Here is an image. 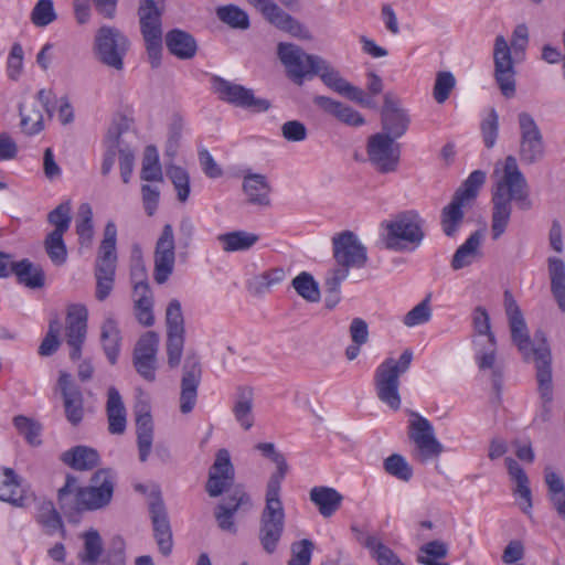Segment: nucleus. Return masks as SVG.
<instances>
[{
    "instance_id": "48",
    "label": "nucleus",
    "mask_w": 565,
    "mask_h": 565,
    "mask_svg": "<svg viewBox=\"0 0 565 565\" xmlns=\"http://www.w3.org/2000/svg\"><path fill=\"white\" fill-rule=\"evenodd\" d=\"M76 221V234L82 246H90L94 238L93 211L88 203H83L78 209Z\"/></svg>"
},
{
    "instance_id": "56",
    "label": "nucleus",
    "mask_w": 565,
    "mask_h": 565,
    "mask_svg": "<svg viewBox=\"0 0 565 565\" xmlns=\"http://www.w3.org/2000/svg\"><path fill=\"white\" fill-rule=\"evenodd\" d=\"M167 175L171 180L178 195V200L184 203L190 195V177L185 169L179 166H169Z\"/></svg>"
},
{
    "instance_id": "19",
    "label": "nucleus",
    "mask_w": 565,
    "mask_h": 565,
    "mask_svg": "<svg viewBox=\"0 0 565 565\" xmlns=\"http://www.w3.org/2000/svg\"><path fill=\"white\" fill-rule=\"evenodd\" d=\"M88 311L83 305H71L67 308L65 321V341L70 348V358L76 361L82 355V349L87 335Z\"/></svg>"
},
{
    "instance_id": "38",
    "label": "nucleus",
    "mask_w": 565,
    "mask_h": 565,
    "mask_svg": "<svg viewBox=\"0 0 565 565\" xmlns=\"http://www.w3.org/2000/svg\"><path fill=\"white\" fill-rule=\"evenodd\" d=\"M255 448L276 465V471L270 475L266 489H281V483L288 472V463L284 455L276 449L273 443H259Z\"/></svg>"
},
{
    "instance_id": "62",
    "label": "nucleus",
    "mask_w": 565,
    "mask_h": 565,
    "mask_svg": "<svg viewBox=\"0 0 565 565\" xmlns=\"http://www.w3.org/2000/svg\"><path fill=\"white\" fill-rule=\"evenodd\" d=\"M13 425L30 445H40L41 426L34 420L19 415L13 418Z\"/></svg>"
},
{
    "instance_id": "15",
    "label": "nucleus",
    "mask_w": 565,
    "mask_h": 565,
    "mask_svg": "<svg viewBox=\"0 0 565 565\" xmlns=\"http://www.w3.org/2000/svg\"><path fill=\"white\" fill-rule=\"evenodd\" d=\"M213 89L221 100L236 107L256 113L266 111L270 107L269 100L255 97L252 89L234 84L220 76L213 77Z\"/></svg>"
},
{
    "instance_id": "64",
    "label": "nucleus",
    "mask_w": 565,
    "mask_h": 565,
    "mask_svg": "<svg viewBox=\"0 0 565 565\" xmlns=\"http://www.w3.org/2000/svg\"><path fill=\"white\" fill-rule=\"evenodd\" d=\"M313 551V543L310 540L303 539L294 542L290 546L291 557L288 565H309Z\"/></svg>"
},
{
    "instance_id": "25",
    "label": "nucleus",
    "mask_w": 565,
    "mask_h": 565,
    "mask_svg": "<svg viewBox=\"0 0 565 565\" xmlns=\"http://www.w3.org/2000/svg\"><path fill=\"white\" fill-rule=\"evenodd\" d=\"M58 386L62 391L67 420L72 425L79 424L84 415L83 395L81 390L72 383L71 375L66 372L60 373Z\"/></svg>"
},
{
    "instance_id": "1",
    "label": "nucleus",
    "mask_w": 565,
    "mask_h": 565,
    "mask_svg": "<svg viewBox=\"0 0 565 565\" xmlns=\"http://www.w3.org/2000/svg\"><path fill=\"white\" fill-rule=\"evenodd\" d=\"M498 180L492 191V214L491 234L492 239H499L505 232L511 214L512 202H515L520 210L526 211L532 207L529 198L527 182L518 167L516 159L508 156L501 172L495 169Z\"/></svg>"
},
{
    "instance_id": "5",
    "label": "nucleus",
    "mask_w": 565,
    "mask_h": 565,
    "mask_svg": "<svg viewBox=\"0 0 565 565\" xmlns=\"http://www.w3.org/2000/svg\"><path fill=\"white\" fill-rule=\"evenodd\" d=\"M413 360V352L407 349L396 360L386 358L374 372V387L377 398L391 409L401 407L399 376L407 372Z\"/></svg>"
},
{
    "instance_id": "47",
    "label": "nucleus",
    "mask_w": 565,
    "mask_h": 565,
    "mask_svg": "<svg viewBox=\"0 0 565 565\" xmlns=\"http://www.w3.org/2000/svg\"><path fill=\"white\" fill-rule=\"evenodd\" d=\"M83 537L84 551L78 554V558L83 565H96L103 552L100 535L96 530H89Z\"/></svg>"
},
{
    "instance_id": "42",
    "label": "nucleus",
    "mask_w": 565,
    "mask_h": 565,
    "mask_svg": "<svg viewBox=\"0 0 565 565\" xmlns=\"http://www.w3.org/2000/svg\"><path fill=\"white\" fill-rule=\"evenodd\" d=\"M537 388L542 401V408L537 418L541 422H547L551 418L552 401H553V376L552 367L539 370L536 372Z\"/></svg>"
},
{
    "instance_id": "12",
    "label": "nucleus",
    "mask_w": 565,
    "mask_h": 565,
    "mask_svg": "<svg viewBox=\"0 0 565 565\" xmlns=\"http://www.w3.org/2000/svg\"><path fill=\"white\" fill-rule=\"evenodd\" d=\"M316 63L313 75H318L327 87L361 107L370 109L377 108L376 102L367 97L362 88L352 85L343 78L340 72L332 67L326 60L321 58Z\"/></svg>"
},
{
    "instance_id": "52",
    "label": "nucleus",
    "mask_w": 565,
    "mask_h": 565,
    "mask_svg": "<svg viewBox=\"0 0 565 565\" xmlns=\"http://www.w3.org/2000/svg\"><path fill=\"white\" fill-rule=\"evenodd\" d=\"M385 472L401 481L408 482L413 477V468L399 454H393L384 459Z\"/></svg>"
},
{
    "instance_id": "63",
    "label": "nucleus",
    "mask_w": 565,
    "mask_h": 565,
    "mask_svg": "<svg viewBox=\"0 0 565 565\" xmlns=\"http://www.w3.org/2000/svg\"><path fill=\"white\" fill-rule=\"evenodd\" d=\"M455 85L456 78L452 73L448 71L437 73L433 92L435 100L438 104H444L448 99Z\"/></svg>"
},
{
    "instance_id": "60",
    "label": "nucleus",
    "mask_w": 565,
    "mask_h": 565,
    "mask_svg": "<svg viewBox=\"0 0 565 565\" xmlns=\"http://www.w3.org/2000/svg\"><path fill=\"white\" fill-rule=\"evenodd\" d=\"M52 0H39L31 12V21L35 26L44 28L56 20Z\"/></svg>"
},
{
    "instance_id": "31",
    "label": "nucleus",
    "mask_w": 565,
    "mask_h": 565,
    "mask_svg": "<svg viewBox=\"0 0 565 565\" xmlns=\"http://www.w3.org/2000/svg\"><path fill=\"white\" fill-rule=\"evenodd\" d=\"M136 434L139 460L146 462L152 450L153 422L150 411L146 407L137 412Z\"/></svg>"
},
{
    "instance_id": "27",
    "label": "nucleus",
    "mask_w": 565,
    "mask_h": 565,
    "mask_svg": "<svg viewBox=\"0 0 565 565\" xmlns=\"http://www.w3.org/2000/svg\"><path fill=\"white\" fill-rule=\"evenodd\" d=\"M150 514L159 550L163 555H169L172 551V533L163 503L161 501L152 502Z\"/></svg>"
},
{
    "instance_id": "2",
    "label": "nucleus",
    "mask_w": 565,
    "mask_h": 565,
    "mask_svg": "<svg viewBox=\"0 0 565 565\" xmlns=\"http://www.w3.org/2000/svg\"><path fill=\"white\" fill-rule=\"evenodd\" d=\"M511 339L525 362H534L536 372L552 367V353L545 334L537 331L531 340L521 309L509 291L504 294Z\"/></svg>"
},
{
    "instance_id": "9",
    "label": "nucleus",
    "mask_w": 565,
    "mask_h": 565,
    "mask_svg": "<svg viewBox=\"0 0 565 565\" xmlns=\"http://www.w3.org/2000/svg\"><path fill=\"white\" fill-rule=\"evenodd\" d=\"M138 15L149 62L152 68H157L162 52V12L153 0H140Z\"/></svg>"
},
{
    "instance_id": "26",
    "label": "nucleus",
    "mask_w": 565,
    "mask_h": 565,
    "mask_svg": "<svg viewBox=\"0 0 565 565\" xmlns=\"http://www.w3.org/2000/svg\"><path fill=\"white\" fill-rule=\"evenodd\" d=\"M312 102L320 110L347 126L360 127L365 124L364 117L358 110L331 97L317 95Z\"/></svg>"
},
{
    "instance_id": "29",
    "label": "nucleus",
    "mask_w": 565,
    "mask_h": 565,
    "mask_svg": "<svg viewBox=\"0 0 565 565\" xmlns=\"http://www.w3.org/2000/svg\"><path fill=\"white\" fill-rule=\"evenodd\" d=\"M254 390L250 386H238L235 391L232 412L236 422L244 430L254 425Z\"/></svg>"
},
{
    "instance_id": "44",
    "label": "nucleus",
    "mask_w": 565,
    "mask_h": 565,
    "mask_svg": "<svg viewBox=\"0 0 565 565\" xmlns=\"http://www.w3.org/2000/svg\"><path fill=\"white\" fill-rule=\"evenodd\" d=\"M0 500L14 505L23 504L22 490L18 476L11 468H4L0 477Z\"/></svg>"
},
{
    "instance_id": "28",
    "label": "nucleus",
    "mask_w": 565,
    "mask_h": 565,
    "mask_svg": "<svg viewBox=\"0 0 565 565\" xmlns=\"http://www.w3.org/2000/svg\"><path fill=\"white\" fill-rule=\"evenodd\" d=\"M243 191L248 203L262 207L270 205L271 186L264 174L247 173L243 180Z\"/></svg>"
},
{
    "instance_id": "51",
    "label": "nucleus",
    "mask_w": 565,
    "mask_h": 565,
    "mask_svg": "<svg viewBox=\"0 0 565 565\" xmlns=\"http://www.w3.org/2000/svg\"><path fill=\"white\" fill-rule=\"evenodd\" d=\"M417 562L423 565H449L446 562H438L439 558H445L448 554V546L441 541H431L424 544L419 548Z\"/></svg>"
},
{
    "instance_id": "8",
    "label": "nucleus",
    "mask_w": 565,
    "mask_h": 565,
    "mask_svg": "<svg viewBox=\"0 0 565 565\" xmlns=\"http://www.w3.org/2000/svg\"><path fill=\"white\" fill-rule=\"evenodd\" d=\"M411 416L408 438L412 443V459L420 465L438 459L444 452V446L437 439L434 426L418 413L412 412Z\"/></svg>"
},
{
    "instance_id": "16",
    "label": "nucleus",
    "mask_w": 565,
    "mask_h": 565,
    "mask_svg": "<svg viewBox=\"0 0 565 565\" xmlns=\"http://www.w3.org/2000/svg\"><path fill=\"white\" fill-rule=\"evenodd\" d=\"M518 122L520 128V160L524 164H533L544 157L543 135L529 113H520Z\"/></svg>"
},
{
    "instance_id": "41",
    "label": "nucleus",
    "mask_w": 565,
    "mask_h": 565,
    "mask_svg": "<svg viewBox=\"0 0 565 565\" xmlns=\"http://www.w3.org/2000/svg\"><path fill=\"white\" fill-rule=\"evenodd\" d=\"M551 292L561 311L565 312V264L557 257L548 258Z\"/></svg>"
},
{
    "instance_id": "21",
    "label": "nucleus",
    "mask_w": 565,
    "mask_h": 565,
    "mask_svg": "<svg viewBox=\"0 0 565 565\" xmlns=\"http://www.w3.org/2000/svg\"><path fill=\"white\" fill-rule=\"evenodd\" d=\"M382 131L395 140L402 138L408 130L411 118L399 106V100L391 93L385 94L381 110Z\"/></svg>"
},
{
    "instance_id": "11",
    "label": "nucleus",
    "mask_w": 565,
    "mask_h": 565,
    "mask_svg": "<svg viewBox=\"0 0 565 565\" xmlns=\"http://www.w3.org/2000/svg\"><path fill=\"white\" fill-rule=\"evenodd\" d=\"M129 40L118 29L104 25L95 35L94 49L98 60L117 71L124 68V57L129 50Z\"/></svg>"
},
{
    "instance_id": "3",
    "label": "nucleus",
    "mask_w": 565,
    "mask_h": 565,
    "mask_svg": "<svg viewBox=\"0 0 565 565\" xmlns=\"http://www.w3.org/2000/svg\"><path fill=\"white\" fill-rule=\"evenodd\" d=\"M529 43V30L525 24L515 26L511 46L503 35H497L493 46L494 79L505 98L515 95L514 61L523 60Z\"/></svg>"
},
{
    "instance_id": "32",
    "label": "nucleus",
    "mask_w": 565,
    "mask_h": 565,
    "mask_svg": "<svg viewBox=\"0 0 565 565\" xmlns=\"http://www.w3.org/2000/svg\"><path fill=\"white\" fill-rule=\"evenodd\" d=\"M81 487L77 486V479L73 476H67L65 484L58 490L57 500L60 509L63 513L73 518L82 511H86L81 501Z\"/></svg>"
},
{
    "instance_id": "13",
    "label": "nucleus",
    "mask_w": 565,
    "mask_h": 565,
    "mask_svg": "<svg viewBox=\"0 0 565 565\" xmlns=\"http://www.w3.org/2000/svg\"><path fill=\"white\" fill-rule=\"evenodd\" d=\"M249 4L256 8L263 17L276 28L288 32L299 39H310L309 31L294 17L285 12L278 4L271 0H247ZM285 7L292 8L298 0H279Z\"/></svg>"
},
{
    "instance_id": "49",
    "label": "nucleus",
    "mask_w": 565,
    "mask_h": 565,
    "mask_svg": "<svg viewBox=\"0 0 565 565\" xmlns=\"http://www.w3.org/2000/svg\"><path fill=\"white\" fill-rule=\"evenodd\" d=\"M291 286L305 300L309 302H318L320 300V289L311 274L307 271L300 273L292 279Z\"/></svg>"
},
{
    "instance_id": "54",
    "label": "nucleus",
    "mask_w": 565,
    "mask_h": 565,
    "mask_svg": "<svg viewBox=\"0 0 565 565\" xmlns=\"http://www.w3.org/2000/svg\"><path fill=\"white\" fill-rule=\"evenodd\" d=\"M140 177L143 181H162L163 179L158 151L153 146H148L145 150Z\"/></svg>"
},
{
    "instance_id": "20",
    "label": "nucleus",
    "mask_w": 565,
    "mask_h": 565,
    "mask_svg": "<svg viewBox=\"0 0 565 565\" xmlns=\"http://www.w3.org/2000/svg\"><path fill=\"white\" fill-rule=\"evenodd\" d=\"M174 234L171 224H166L156 243L153 278L159 285L164 284L173 273L175 263Z\"/></svg>"
},
{
    "instance_id": "46",
    "label": "nucleus",
    "mask_w": 565,
    "mask_h": 565,
    "mask_svg": "<svg viewBox=\"0 0 565 565\" xmlns=\"http://www.w3.org/2000/svg\"><path fill=\"white\" fill-rule=\"evenodd\" d=\"M362 544L370 551L379 565H404L394 551L383 544L376 536L367 535Z\"/></svg>"
},
{
    "instance_id": "7",
    "label": "nucleus",
    "mask_w": 565,
    "mask_h": 565,
    "mask_svg": "<svg viewBox=\"0 0 565 565\" xmlns=\"http://www.w3.org/2000/svg\"><path fill=\"white\" fill-rule=\"evenodd\" d=\"M281 489H266L265 507L259 516L258 540L268 554L276 552L285 530V509Z\"/></svg>"
},
{
    "instance_id": "22",
    "label": "nucleus",
    "mask_w": 565,
    "mask_h": 565,
    "mask_svg": "<svg viewBox=\"0 0 565 565\" xmlns=\"http://www.w3.org/2000/svg\"><path fill=\"white\" fill-rule=\"evenodd\" d=\"M234 477L235 470L228 450L220 449L209 472L206 492L212 498L221 495L231 488Z\"/></svg>"
},
{
    "instance_id": "34",
    "label": "nucleus",
    "mask_w": 565,
    "mask_h": 565,
    "mask_svg": "<svg viewBox=\"0 0 565 565\" xmlns=\"http://www.w3.org/2000/svg\"><path fill=\"white\" fill-rule=\"evenodd\" d=\"M100 342L110 364H116L120 352L121 334L118 322L110 316L100 326Z\"/></svg>"
},
{
    "instance_id": "30",
    "label": "nucleus",
    "mask_w": 565,
    "mask_h": 565,
    "mask_svg": "<svg viewBox=\"0 0 565 565\" xmlns=\"http://www.w3.org/2000/svg\"><path fill=\"white\" fill-rule=\"evenodd\" d=\"M169 53L179 60H191L198 51V43L192 34L181 29H173L164 36Z\"/></svg>"
},
{
    "instance_id": "6",
    "label": "nucleus",
    "mask_w": 565,
    "mask_h": 565,
    "mask_svg": "<svg viewBox=\"0 0 565 565\" xmlns=\"http://www.w3.org/2000/svg\"><path fill=\"white\" fill-rule=\"evenodd\" d=\"M332 249L335 264L327 273L332 275L333 285L345 280L351 268H363L367 262L366 247L351 231L333 236Z\"/></svg>"
},
{
    "instance_id": "57",
    "label": "nucleus",
    "mask_w": 565,
    "mask_h": 565,
    "mask_svg": "<svg viewBox=\"0 0 565 565\" xmlns=\"http://www.w3.org/2000/svg\"><path fill=\"white\" fill-rule=\"evenodd\" d=\"M64 234L50 233L44 242L45 250L56 266L65 264L67 259V249L63 241Z\"/></svg>"
},
{
    "instance_id": "59",
    "label": "nucleus",
    "mask_w": 565,
    "mask_h": 565,
    "mask_svg": "<svg viewBox=\"0 0 565 565\" xmlns=\"http://www.w3.org/2000/svg\"><path fill=\"white\" fill-rule=\"evenodd\" d=\"M71 211V202L66 201L49 213L47 221L55 226L51 233L64 234L67 232L72 221Z\"/></svg>"
},
{
    "instance_id": "43",
    "label": "nucleus",
    "mask_w": 565,
    "mask_h": 565,
    "mask_svg": "<svg viewBox=\"0 0 565 565\" xmlns=\"http://www.w3.org/2000/svg\"><path fill=\"white\" fill-rule=\"evenodd\" d=\"M217 239L223 244L224 252H243L250 249L259 241V235L246 231H234L218 235Z\"/></svg>"
},
{
    "instance_id": "18",
    "label": "nucleus",
    "mask_w": 565,
    "mask_h": 565,
    "mask_svg": "<svg viewBox=\"0 0 565 565\" xmlns=\"http://www.w3.org/2000/svg\"><path fill=\"white\" fill-rule=\"evenodd\" d=\"M278 56L286 66L289 77L298 85H301L303 78L313 75L316 62L321 57L306 54L299 46L290 43H279Z\"/></svg>"
},
{
    "instance_id": "23",
    "label": "nucleus",
    "mask_w": 565,
    "mask_h": 565,
    "mask_svg": "<svg viewBox=\"0 0 565 565\" xmlns=\"http://www.w3.org/2000/svg\"><path fill=\"white\" fill-rule=\"evenodd\" d=\"M201 375L202 370L199 358L195 354H188L181 380L180 411L182 414L192 412L196 404Z\"/></svg>"
},
{
    "instance_id": "10",
    "label": "nucleus",
    "mask_w": 565,
    "mask_h": 565,
    "mask_svg": "<svg viewBox=\"0 0 565 565\" xmlns=\"http://www.w3.org/2000/svg\"><path fill=\"white\" fill-rule=\"evenodd\" d=\"M476 362L480 370L492 369L495 362L497 341L491 331L490 318L483 307H477L472 313Z\"/></svg>"
},
{
    "instance_id": "40",
    "label": "nucleus",
    "mask_w": 565,
    "mask_h": 565,
    "mask_svg": "<svg viewBox=\"0 0 565 565\" xmlns=\"http://www.w3.org/2000/svg\"><path fill=\"white\" fill-rule=\"evenodd\" d=\"M62 461L76 470H90L99 462L98 452L87 446H76L62 454Z\"/></svg>"
},
{
    "instance_id": "14",
    "label": "nucleus",
    "mask_w": 565,
    "mask_h": 565,
    "mask_svg": "<svg viewBox=\"0 0 565 565\" xmlns=\"http://www.w3.org/2000/svg\"><path fill=\"white\" fill-rule=\"evenodd\" d=\"M369 161L380 173L395 172L401 158V147L387 134H374L366 145Z\"/></svg>"
},
{
    "instance_id": "55",
    "label": "nucleus",
    "mask_w": 565,
    "mask_h": 565,
    "mask_svg": "<svg viewBox=\"0 0 565 565\" xmlns=\"http://www.w3.org/2000/svg\"><path fill=\"white\" fill-rule=\"evenodd\" d=\"M218 19L234 29L246 30L249 26L248 14L241 8L228 4L217 9Z\"/></svg>"
},
{
    "instance_id": "33",
    "label": "nucleus",
    "mask_w": 565,
    "mask_h": 565,
    "mask_svg": "<svg viewBox=\"0 0 565 565\" xmlns=\"http://www.w3.org/2000/svg\"><path fill=\"white\" fill-rule=\"evenodd\" d=\"M482 237V232L476 231L457 248L451 259L452 269L459 270L470 266L473 262L482 257L480 249Z\"/></svg>"
},
{
    "instance_id": "37",
    "label": "nucleus",
    "mask_w": 565,
    "mask_h": 565,
    "mask_svg": "<svg viewBox=\"0 0 565 565\" xmlns=\"http://www.w3.org/2000/svg\"><path fill=\"white\" fill-rule=\"evenodd\" d=\"M468 205L467 202L454 195L450 203L443 207L440 225L446 236L454 237L458 233L463 222V209Z\"/></svg>"
},
{
    "instance_id": "36",
    "label": "nucleus",
    "mask_w": 565,
    "mask_h": 565,
    "mask_svg": "<svg viewBox=\"0 0 565 565\" xmlns=\"http://www.w3.org/2000/svg\"><path fill=\"white\" fill-rule=\"evenodd\" d=\"M108 430L113 435H121L126 430V408L119 392L115 387L108 390L106 404Z\"/></svg>"
},
{
    "instance_id": "4",
    "label": "nucleus",
    "mask_w": 565,
    "mask_h": 565,
    "mask_svg": "<svg viewBox=\"0 0 565 565\" xmlns=\"http://www.w3.org/2000/svg\"><path fill=\"white\" fill-rule=\"evenodd\" d=\"M424 224L425 221L416 211L401 212L381 223L382 242L390 250L413 252L424 241Z\"/></svg>"
},
{
    "instance_id": "53",
    "label": "nucleus",
    "mask_w": 565,
    "mask_h": 565,
    "mask_svg": "<svg viewBox=\"0 0 565 565\" xmlns=\"http://www.w3.org/2000/svg\"><path fill=\"white\" fill-rule=\"evenodd\" d=\"M486 181V173L481 170L472 171L466 181L455 192V196L470 204L478 195L479 189Z\"/></svg>"
},
{
    "instance_id": "61",
    "label": "nucleus",
    "mask_w": 565,
    "mask_h": 565,
    "mask_svg": "<svg viewBox=\"0 0 565 565\" xmlns=\"http://www.w3.org/2000/svg\"><path fill=\"white\" fill-rule=\"evenodd\" d=\"M60 330L61 323L58 319L51 320L46 335L39 347V354L41 356H50L57 351L61 345Z\"/></svg>"
},
{
    "instance_id": "39",
    "label": "nucleus",
    "mask_w": 565,
    "mask_h": 565,
    "mask_svg": "<svg viewBox=\"0 0 565 565\" xmlns=\"http://www.w3.org/2000/svg\"><path fill=\"white\" fill-rule=\"evenodd\" d=\"M117 260L98 259L95 262L96 298L104 301L111 292L115 282Z\"/></svg>"
},
{
    "instance_id": "24",
    "label": "nucleus",
    "mask_w": 565,
    "mask_h": 565,
    "mask_svg": "<svg viewBox=\"0 0 565 565\" xmlns=\"http://www.w3.org/2000/svg\"><path fill=\"white\" fill-rule=\"evenodd\" d=\"M13 273L19 282L29 288H40L44 285V273L41 267L34 266L29 259L18 263L11 262V255L0 250V278Z\"/></svg>"
},
{
    "instance_id": "17",
    "label": "nucleus",
    "mask_w": 565,
    "mask_h": 565,
    "mask_svg": "<svg viewBox=\"0 0 565 565\" xmlns=\"http://www.w3.org/2000/svg\"><path fill=\"white\" fill-rule=\"evenodd\" d=\"M115 480L116 473L111 469L97 470L90 479V486L81 488L84 509L88 511L106 507L113 498Z\"/></svg>"
},
{
    "instance_id": "58",
    "label": "nucleus",
    "mask_w": 565,
    "mask_h": 565,
    "mask_svg": "<svg viewBox=\"0 0 565 565\" xmlns=\"http://www.w3.org/2000/svg\"><path fill=\"white\" fill-rule=\"evenodd\" d=\"M285 279L286 271L282 267H276L267 271H264L263 274L255 278V294H266L274 286L281 284Z\"/></svg>"
},
{
    "instance_id": "45",
    "label": "nucleus",
    "mask_w": 565,
    "mask_h": 565,
    "mask_svg": "<svg viewBox=\"0 0 565 565\" xmlns=\"http://www.w3.org/2000/svg\"><path fill=\"white\" fill-rule=\"evenodd\" d=\"M129 137H134V132L130 130L128 121L124 118L114 121L105 138L107 150L120 154V148L129 147Z\"/></svg>"
},
{
    "instance_id": "50",
    "label": "nucleus",
    "mask_w": 565,
    "mask_h": 565,
    "mask_svg": "<svg viewBox=\"0 0 565 565\" xmlns=\"http://www.w3.org/2000/svg\"><path fill=\"white\" fill-rule=\"evenodd\" d=\"M505 465L510 477L516 483L515 493H518L526 502V507H532L531 489L529 487V478L522 467L512 458L505 459Z\"/></svg>"
},
{
    "instance_id": "35",
    "label": "nucleus",
    "mask_w": 565,
    "mask_h": 565,
    "mask_svg": "<svg viewBox=\"0 0 565 565\" xmlns=\"http://www.w3.org/2000/svg\"><path fill=\"white\" fill-rule=\"evenodd\" d=\"M310 500L324 518L332 516L341 507L343 497L334 488L320 486L310 490Z\"/></svg>"
}]
</instances>
